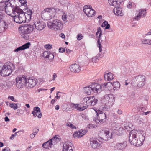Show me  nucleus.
I'll use <instances>...</instances> for the list:
<instances>
[{"label":"nucleus","mask_w":151,"mask_h":151,"mask_svg":"<svg viewBox=\"0 0 151 151\" xmlns=\"http://www.w3.org/2000/svg\"><path fill=\"white\" fill-rule=\"evenodd\" d=\"M145 135L143 131L132 130L129 134V140L131 145L140 146L143 144Z\"/></svg>","instance_id":"nucleus-1"},{"label":"nucleus","mask_w":151,"mask_h":151,"mask_svg":"<svg viewBox=\"0 0 151 151\" xmlns=\"http://www.w3.org/2000/svg\"><path fill=\"white\" fill-rule=\"evenodd\" d=\"M35 29L34 26L29 24H25L19 27V32L20 35L23 38L27 40L29 39V34L32 33Z\"/></svg>","instance_id":"nucleus-2"},{"label":"nucleus","mask_w":151,"mask_h":151,"mask_svg":"<svg viewBox=\"0 0 151 151\" xmlns=\"http://www.w3.org/2000/svg\"><path fill=\"white\" fill-rule=\"evenodd\" d=\"M102 86L97 83H93L84 88L85 92L90 95L94 93H100L101 91Z\"/></svg>","instance_id":"nucleus-3"},{"label":"nucleus","mask_w":151,"mask_h":151,"mask_svg":"<svg viewBox=\"0 0 151 151\" xmlns=\"http://www.w3.org/2000/svg\"><path fill=\"white\" fill-rule=\"evenodd\" d=\"M56 14V11L54 8H47L42 11L41 16L43 19L47 20L53 18Z\"/></svg>","instance_id":"nucleus-4"},{"label":"nucleus","mask_w":151,"mask_h":151,"mask_svg":"<svg viewBox=\"0 0 151 151\" xmlns=\"http://www.w3.org/2000/svg\"><path fill=\"white\" fill-rule=\"evenodd\" d=\"M98 101L97 99L95 98L94 96L84 98L83 100L82 103H81L83 110L89 106H94L96 104Z\"/></svg>","instance_id":"nucleus-5"},{"label":"nucleus","mask_w":151,"mask_h":151,"mask_svg":"<svg viewBox=\"0 0 151 151\" xmlns=\"http://www.w3.org/2000/svg\"><path fill=\"white\" fill-rule=\"evenodd\" d=\"M47 25L50 29L55 31L62 30L63 27L62 22L58 19H55L48 22L47 23Z\"/></svg>","instance_id":"nucleus-6"},{"label":"nucleus","mask_w":151,"mask_h":151,"mask_svg":"<svg viewBox=\"0 0 151 151\" xmlns=\"http://www.w3.org/2000/svg\"><path fill=\"white\" fill-rule=\"evenodd\" d=\"M14 66L12 64L9 63L3 64L1 68L0 75L2 76H6L9 75L12 71L14 70Z\"/></svg>","instance_id":"nucleus-7"},{"label":"nucleus","mask_w":151,"mask_h":151,"mask_svg":"<svg viewBox=\"0 0 151 151\" xmlns=\"http://www.w3.org/2000/svg\"><path fill=\"white\" fill-rule=\"evenodd\" d=\"M145 76L144 75L136 76L133 79L132 84L133 86L141 88L145 84Z\"/></svg>","instance_id":"nucleus-8"},{"label":"nucleus","mask_w":151,"mask_h":151,"mask_svg":"<svg viewBox=\"0 0 151 151\" xmlns=\"http://www.w3.org/2000/svg\"><path fill=\"white\" fill-rule=\"evenodd\" d=\"M16 14L13 17L16 23L21 24L25 22V19L24 15V12L21 9L16 8Z\"/></svg>","instance_id":"nucleus-9"},{"label":"nucleus","mask_w":151,"mask_h":151,"mask_svg":"<svg viewBox=\"0 0 151 151\" xmlns=\"http://www.w3.org/2000/svg\"><path fill=\"white\" fill-rule=\"evenodd\" d=\"M9 0H6L5 3V9L6 13L13 17L14 15L16 14V9L13 10L12 6H11V4L9 1Z\"/></svg>","instance_id":"nucleus-10"},{"label":"nucleus","mask_w":151,"mask_h":151,"mask_svg":"<svg viewBox=\"0 0 151 151\" xmlns=\"http://www.w3.org/2000/svg\"><path fill=\"white\" fill-rule=\"evenodd\" d=\"M27 79L24 76L17 77L16 79V87L19 88H22L26 85Z\"/></svg>","instance_id":"nucleus-11"},{"label":"nucleus","mask_w":151,"mask_h":151,"mask_svg":"<svg viewBox=\"0 0 151 151\" xmlns=\"http://www.w3.org/2000/svg\"><path fill=\"white\" fill-rule=\"evenodd\" d=\"M100 132V135L104 140L107 141L112 137V133L110 132L108 129H104L102 130Z\"/></svg>","instance_id":"nucleus-12"},{"label":"nucleus","mask_w":151,"mask_h":151,"mask_svg":"<svg viewBox=\"0 0 151 151\" xmlns=\"http://www.w3.org/2000/svg\"><path fill=\"white\" fill-rule=\"evenodd\" d=\"M97 119L95 120L96 123L100 122V123H104L106 121V116L105 113L100 110L96 112Z\"/></svg>","instance_id":"nucleus-13"},{"label":"nucleus","mask_w":151,"mask_h":151,"mask_svg":"<svg viewBox=\"0 0 151 151\" xmlns=\"http://www.w3.org/2000/svg\"><path fill=\"white\" fill-rule=\"evenodd\" d=\"M146 13V10L140 9L137 10L135 14V16L133 18V21H138L145 16Z\"/></svg>","instance_id":"nucleus-14"},{"label":"nucleus","mask_w":151,"mask_h":151,"mask_svg":"<svg viewBox=\"0 0 151 151\" xmlns=\"http://www.w3.org/2000/svg\"><path fill=\"white\" fill-rule=\"evenodd\" d=\"M83 10L84 12L88 17H92L94 14L95 11L91 9L90 5H85L84 6Z\"/></svg>","instance_id":"nucleus-15"},{"label":"nucleus","mask_w":151,"mask_h":151,"mask_svg":"<svg viewBox=\"0 0 151 151\" xmlns=\"http://www.w3.org/2000/svg\"><path fill=\"white\" fill-rule=\"evenodd\" d=\"M33 23L36 29L38 30H42L46 26L44 23L40 21L37 19H34Z\"/></svg>","instance_id":"nucleus-16"},{"label":"nucleus","mask_w":151,"mask_h":151,"mask_svg":"<svg viewBox=\"0 0 151 151\" xmlns=\"http://www.w3.org/2000/svg\"><path fill=\"white\" fill-rule=\"evenodd\" d=\"M27 82L26 86L30 88L34 87L37 82V79L33 78H29L26 79Z\"/></svg>","instance_id":"nucleus-17"},{"label":"nucleus","mask_w":151,"mask_h":151,"mask_svg":"<svg viewBox=\"0 0 151 151\" xmlns=\"http://www.w3.org/2000/svg\"><path fill=\"white\" fill-rule=\"evenodd\" d=\"M90 144L92 147L94 149H98L101 147L99 141L93 138L90 139Z\"/></svg>","instance_id":"nucleus-18"},{"label":"nucleus","mask_w":151,"mask_h":151,"mask_svg":"<svg viewBox=\"0 0 151 151\" xmlns=\"http://www.w3.org/2000/svg\"><path fill=\"white\" fill-rule=\"evenodd\" d=\"M73 145L70 142H66L64 143L63 151H73Z\"/></svg>","instance_id":"nucleus-19"},{"label":"nucleus","mask_w":151,"mask_h":151,"mask_svg":"<svg viewBox=\"0 0 151 151\" xmlns=\"http://www.w3.org/2000/svg\"><path fill=\"white\" fill-rule=\"evenodd\" d=\"M70 71L72 72L78 73L81 70V67L78 64H75L71 65L69 67Z\"/></svg>","instance_id":"nucleus-20"},{"label":"nucleus","mask_w":151,"mask_h":151,"mask_svg":"<svg viewBox=\"0 0 151 151\" xmlns=\"http://www.w3.org/2000/svg\"><path fill=\"white\" fill-rule=\"evenodd\" d=\"M32 114H33V116L34 118H35L37 116L38 118H40L42 116L40 109L38 107H36L34 108Z\"/></svg>","instance_id":"nucleus-21"},{"label":"nucleus","mask_w":151,"mask_h":151,"mask_svg":"<svg viewBox=\"0 0 151 151\" xmlns=\"http://www.w3.org/2000/svg\"><path fill=\"white\" fill-rule=\"evenodd\" d=\"M86 133L85 130L81 129L75 132L73 134V137L75 138H78L81 137Z\"/></svg>","instance_id":"nucleus-22"},{"label":"nucleus","mask_w":151,"mask_h":151,"mask_svg":"<svg viewBox=\"0 0 151 151\" xmlns=\"http://www.w3.org/2000/svg\"><path fill=\"white\" fill-rule=\"evenodd\" d=\"M70 108L72 109H76L78 110L83 111V109L82 107V106L81 103L80 104H74L71 103L70 105Z\"/></svg>","instance_id":"nucleus-23"},{"label":"nucleus","mask_w":151,"mask_h":151,"mask_svg":"<svg viewBox=\"0 0 151 151\" xmlns=\"http://www.w3.org/2000/svg\"><path fill=\"white\" fill-rule=\"evenodd\" d=\"M113 11L114 14L116 15L122 16L124 15L122 9L120 7H115Z\"/></svg>","instance_id":"nucleus-24"},{"label":"nucleus","mask_w":151,"mask_h":151,"mask_svg":"<svg viewBox=\"0 0 151 151\" xmlns=\"http://www.w3.org/2000/svg\"><path fill=\"white\" fill-rule=\"evenodd\" d=\"M114 78L113 74L110 72L105 73L104 75V78L106 81H110Z\"/></svg>","instance_id":"nucleus-25"},{"label":"nucleus","mask_w":151,"mask_h":151,"mask_svg":"<svg viewBox=\"0 0 151 151\" xmlns=\"http://www.w3.org/2000/svg\"><path fill=\"white\" fill-rule=\"evenodd\" d=\"M124 0H108L109 4L114 6H116L119 5L120 3Z\"/></svg>","instance_id":"nucleus-26"},{"label":"nucleus","mask_w":151,"mask_h":151,"mask_svg":"<svg viewBox=\"0 0 151 151\" xmlns=\"http://www.w3.org/2000/svg\"><path fill=\"white\" fill-rule=\"evenodd\" d=\"M112 127H113L114 130H117L120 134H122L123 133V128L121 127L120 125L119 124H112Z\"/></svg>","instance_id":"nucleus-27"},{"label":"nucleus","mask_w":151,"mask_h":151,"mask_svg":"<svg viewBox=\"0 0 151 151\" xmlns=\"http://www.w3.org/2000/svg\"><path fill=\"white\" fill-rule=\"evenodd\" d=\"M32 14V12L30 10L26 12L25 13L24 12V18L25 19V22H28L30 20Z\"/></svg>","instance_id":"nucleus-28"},{"label":"nucleus","mask_w":151,"mask_h":151,"mask_svg":"<svg viewBox=\"0 0 151 151\" xmlns=\"http://www.w3.org/2000/svg\"><path fill=\"white\" fill-rule=\"evenodd\" d=\"M109 99H108V103L107 106H110L112 105L114 103L115 101L114 97V96L111 95H109Z\"/></svg>","instance_id":"nucleus-29"},{"label":"nucleus","mask_w":151,"mask_h":151,"mask_svg":"<svg viewBox=\"0 0 151 151\" xmlns=\"http://www.w3.org/2000/svg\"><path fill=\"white\" fill-rule=\"evenodd\" d=\"M127 146V142L125 141L117 144L116 145V147L117 149L122 150L124 148Z\"/></svg>","instance_id":"nucleus-30"},{"label":"nucleus","mask_w":151,"mask_h":151,"mask_svg":"<svg viewBox=\"0 0 151 151\" xmlns=\"http://www.w3.org/2000/svg\"><path fill=\"white\" fill-rule=\"evenodd\" d=\"M112 86L114 90H118L120 88V84L118 82L115 81L112 83Z\"/></svg>","instance_id":"nucleus-31"},{"label":"nucleus","mask_w":151,"mask_h":151,"mask_svg":"<svg viewBox=\"0 0 151 151\" xmlns=\"http://www.w3.org/2000/svg\"><path fill=\"white\" fill-rule=\"evenodd\" d=\"M132 127V124L129 123H127L126 124H124V125H122V128H123V132L124 131L123 130H125L126 129H127L128 128L129 129H130L131 127Z\"/></svg>","instance_id":"nucleus-32"},{"label":"nucleus","mask_w":151,"mask_h":151,"mask_svg":"<svg viewBox=\"0 0 151 151\" xmlns=\"http://www.w3.org/2000/svg\"><path fill=\"white\" fill-rule=\"evenodd\" d=\"M42 147L45 148H49L52 147L49 140L44 143L42 145Z\"/></svg>","instance_id":"nucleus-33"},{"label":"nucleus","mask_w":151,"mask_h":151,"mask_svg":"<svg viewBox=\"0 0 151 151\" xmlns=\"http://www.w3.org/2000/svg\"><path fill=\"white\" fill-rule=\"evenodd\" d=\"M57 139H58L57 136L55 135L53 138L49 140L52 146L57 143Z\"/></svg>","instance_id":"nucleus-34"},{"label":"nucleus","mask_w":151,"mask_h":151,"mask_svg":"<svg viewBox=\"0 0 151 151\" xmlns=\"http://www.w3.org/2000/svg\"><path fill=\"white\" fill-rule=\"evenodd\" d=\"M112 83L109 82L104 83L102 85V86H103L104 88H107L109 89L110 88V87L112 86Z\"/></svg>","instance_id":"nucleus-35"},{"label":"nucleus","mask_w":151,"mask_h":151,"mask_svg":"<svg viewBox=\"0 0 151 151\" xmlns=\"http://www.w3.org/2000/svg\"><path fill=\"white\" fill-rule=\"evenodd\" d=\"M108 99H109V95H105L102 100V102L105 104L107 106Z\"/></svg>","instance_id":"nucleus-36"},{"label":"nucleus","mask_w":151,"mask_h":151,"mask_svg":"<svg viewBox=\"0 0 151 151\" xmlns=\"http://www.w3.org/2000/svg\"><path fill=\"white\" fill-rule=\"evenodd\" d=\"M136 5L135 3L133 2L129 1L127 4V7L129 9H131L135 7Z\"/></svg>","instance_id":"nucleus-37"},{"label":"nucleus","mask_w":151,"mask_h":151,"mask_svg":"<svg viewBox=\"0 0 151 151\" xmlns=\"http://www.w3.org/2000/svg\"><path fill=\"white\" fill-rule=\"evenodd\" d=\"M102 31L100 27H99L97 29V31L96 33V35L100 38L101 36Z\"/></svg>","instance_id":"nucleus-38"},{"label":"nucleus","mask_w":151,"mask_h":151,"mask_svg":"<svg viewBox=\"0 0 151 151\" xmlns=\"http://www.w3.org/2000/svg\"><path fill=\"white\" fill-rule=\"evenodd\" d=\"M102 26L103 27H105V29H107L109 28L110 25L108 23L107 21H105L103 23Z\"/></svg>","instance_id":"nucleus-39"},{"label":"nucleus","mask_w":151,"mask_h":151,"mask_svg":"<svg viewBox=\"0 0 151 151\" xmlns=\"http://www.w3.org/2000/svg\"><path fill=\"white\" fill-rule=\"evenodd\" d=\"M30 45V43L29 42H27L23 45L21 47L22 50L28 48Z\"/></svg>","instance_id":"nucleus-40"},{"label":"nucleus","mask_w":151,"mask_h":151,"mask_svg":"<svg viewBox=\"0 0 151 151\" xmlns=\"http://www.w3.org/2000/svg\"><path fill=\"white\" fill-rule=\"evenodd\" d=\"M66 126L70 127L72 129H76V127L75 126L73 125L70 122L67 123L66 124Z\"/></svg>","instance_id":"nucleus-41"},{"label":"nucleus","mask_w":151,"mask_h":151,"mask_svg":"<svg viewBox=\"0 0 151 151\" xmlns=\"http://www.w3.org/2000/svg\"><path fill=\"white\" fill-rule=\"evenodd\" d=\"M142 43L143 44H151V40L144 39L142 41Z\"/></svg>","instance_id":"nucleus-42"},{"label":"nucleus","mask_w":151,"mask_h":151,"mask_svg":"<svg viewBox=\"0 0 151 151\" xmlns=\"http://www.w3.org/2000/svg\"><path fill=\"white\" fill-rule=\"evenodd\" d=\"M99 57V55H98L96 56L92 57L91 59L92 61L94 63H96L98 62L99 60L98 58Z\"/></svg>","instance_id":"nucleus-43"},{"label":"nucleus","mask_w":151,"mask_h":151,"mask_svg":"<svg viewBox=\"0 0 151 151\" xmlns=\"http://www.w3.org/2000/svg\"><path fill=\"white\" fill-rule=\"evenodd\" d=\"M10 107L11 108H13L14 110L17 109L18 107L17 105L14 103L11 104L9 105Z\"/></svg>","instance_id":"nucleus-44"},{"label":"nucleus","mask_w":151,"mask_h":151,"mask_svg":"<svg viewBox=\"0 0 151 151\" xmlns=\"http://www.w3.org/2000/svg\"><path fill=\"white\" fill-rule=\"evenodd\" d=\"M17 113H19V115H21L23 114L24 113V110L21 109H19L17 110Z\"/></svg>","instance_id":"nucleus-45"},{"label":"nucleus","mask_w":151,"mask_h":151,"mask_svg":"<svg viewBox=\"0 0 151 151\" xmlns=\"http://www.w3.org/2000/svg\"><path fill=\"white\" fill-rule=\"evenodd\" d=\"M83 37V36L81 34H78L77 36V38L78 40H81Z\"/></svg>","instance_id":"nucleus-46"},{"label":"nucleus","mask_w":151,"mask_h":151,"mask_svg":"<svg viewBox=\"0 0 151 151\" xmlns=\"http://www.w3.org/2000/svg\"><path fill=\"white\" fill-rule=\"evenodd\" d=\"M97 127V126L94 124H89L88 126V127L89 129L95 128Z\"/></svg>","instance_id":"nucleus-47"},{"label":"nucleus","mask_w":151,"mask_h":151,"mask_svg":"<svg viewBox=\"0 0 151 151\" xmlns=\"http://www.w3.org/2000/svg\"><path fill=\"white\" fill-rule=\"evenodd\" d=\"M97 43L98 45V47L99 49V51L101 52L102 50V49L101 48V44L100 43L99 39L98 41L97 42Z\"/></svg>","instance_id":"nucleus-48"},{"label":"nucleus","mask_w":151,"mask_h":151,"mask_svg":"<svg viewBox=\"0 0 151 151\" xmlns=\"http://www.w3.org/2000/svg\"><path fill=\"white\" fill-rule=\"evenodd\" d=\"M62 19L64 21H66L67 19V17L66 16V14L64 13L63 14L62 16Z\"/></svg>","instance_id":"nucleus-49"},{"label":"nucleus","mask_w":151,"mask_h":151,"mask_svg":"<svg viewBox=\"0 0 151 151\" xmlns=\"http://www.w3.org/2000/svg\"><path fill=\"white\" fill-rule=\"evenodd\" d=\"M49 53L47 51H45L43 53V56L45 57L48 58L47 57L48 56Z\"/></svg>","instance_id":"nucleus-50"},{"label":"nucleus","mask_w":151,"mask_h":151,"mask_svg":"<svg viewBox=\"0 0 151 151\" xmlns=\"http://www.w3.org/2000/svg\"><path fill=\"white\" fill-rule=\"evenodd\" d=\"M47 57L49 60H52L54 58V56L52 54L49 53L48 56Z\"/></svg>","instance_id":"nucleus-51"},{"label":"nucleus","mask_w":151,"mask_h":151,"mask_svg":"<svg viewBox=\"0 0 151 151\" xmlns=\"http://www.w3.org/2000/svg\"><path fill=\"white\" fill-rule=\"evenodd\" d=\"M45 47L47 49H50L52 48V45L50 44H48L45 45Z\"/></svg>","instance_id":"nucleus-52"},{"label":"nucleus","mask_w":151,"mask_h":151,"mask_svg":"<svg viewBox=\"0 0 151 151\" xmlns=\"http://www.w3.org/2000/svg\"><path fill=\"white\" fill-rule=\"evenodd\" d=\"M19 132H16L14 134H12L11 136L10 137V138L11 139H13L14 137L17 135V133H18Z\"/></svg>","instance_id":"nucleus-53"},{"label":"nucleus","mask_w":151,"mask_h":151,"mask_svg":"<svg viewBox=\"0 0 151 151\" xmlns=\"http://www.w3.org/2000/svg\"><path fill=\"white\" fill-rule=\"evenodd\" d=\"M8 88V86L6 84H2L1 86V88H3L4 89H7Z\"/></svg>","instance_id":"nucleus-54"},{"label":"nucleus","mask_w":151,"mask_h":151,"mask_svg":"<svg viewBox=\"0 0 151 151\" xmlns=\"http://www.w3.org/2000/svg\"><path fill=\"white\" fill-rule=\"evenodd\" d=\"M22 50L21 47H19L16 49L14 50V52H18L19 51Z\"/></svg>","instance_id":"nucleus-55"},{"label":"nucleus","mask_w":151,"mask_h":151,"mask_svg":"<svg viewBox=\"0 0 151 151\" xmlns=\"http://www.w3.org/2000/svg\"><path fill=\"white\" fill-rule=\"evenodd\" d=\"M59 51L60 52H64L65 51V49L63 48H60L59 49Z\"/></svg>","instance_id":"nucleus-56"},{"label":"nucleus","mask_w":151,"mask_h":151,"mask_svg":"<svg viewBox=\"0 0 151 151\" xmlns=\"http://www.w3.org/2000/svg\"><path fill=\"white\" fill-rule=\"evenodd\" d=\"M39 131V129H37V128H35L33 129V132L36 135L37 134V133Z\"/></svg>","instance_id":"nucleus-57"},{"label":"nucleus","mask_w":151,"mask_h":151,"mask_svg":"<svg viewBox=\"0 0 151 151\" xmlns=\"http://www.w3.org/2000/svg\"><path fill=\"white\" fill-rule=\"evenodd\" d=\"M35 135L36 134L34 133L31 134L30 135V137L31 139H33V138H34Z\"/></svg>","instance_id":"nucleus-58"},{"label":"nucleus","mask_w":151,"mask_h":151,"mask_svg":"<svg viewBox=\"0 0 151 151\" xmlns=\"http://www.w3.org/2000/svg\"><path fill=\"white\" fill-rule=\"evenodd\" d=\"M60 36L63 39H64L65 38V36L64 34L63 33H61L60 34Z\"/></svg>","instance_id":"nucleus-59"},{"label":"nucleus","mask_w":151,"mask_h":151,"mask_svg":"<svg viewBox=\"0 0 151 151\" xmlns=\"http://www.w3.org/2000/svg\"><path fill=\"white\" fill-rule=\"evenodd\" d=\"M3 151H10V149L8 147H6L2 150Z\"/></svg>","instance_id":"nucleus-60"},{"label":"nucleus","mask_w":151,"mask_h":151,"mask_svg":"<svg viewBox=\"0 0 151 151\" xmlns=\"http://www.w3.org/2000/svg\"><path fill=\"white\" fill-rule=\"evenodd\" d=\"M3 151H10V149L8 147H6L2 150Z\"/></svg>","instance_id":"nucleus-61"},{"label":"nucleus","mask_w":151,"mask_h":151,"mask_svg":"<svg viewBox=\"0 0 151 151\" xmlns=\"http://www.w3.org/2000/svg\"><path fill=\"white\" fill-rule=\"evenodd\" d=\"M66 53L68 54H69L71 52H72V50L69 49H66Z\"/></svg>","instance_id":"nucleus-62"},{"label":"nucleus","mask_w":151,"mask_h":151,"mask_svg":"<svg viewBox=\"0 0 151 151\" xmlns=\"http://www.w3.org/2000/svg\"><path fill=\"white\" fill-rule=\"evenodd\" d=\"M32 147L31 146H29L26 149V151H31Z\"/></svg>","instance_id":"nucleus-63"},{"label":"nucleus","mask_w":151,"mask_h":151,"mask_svg":"<svg viewBox=\"0 0 151 151\" xmlns=\"http://www.w3.org/2000/svg\"><path fill=\"white\" fill-rule=\"evenodd\" d=\"M53 80L54 81L55 80V78L57 77V75L56 73H54L53 75Z\"/></svg>","instance_id":"nucleus-64"}]
</instances>
